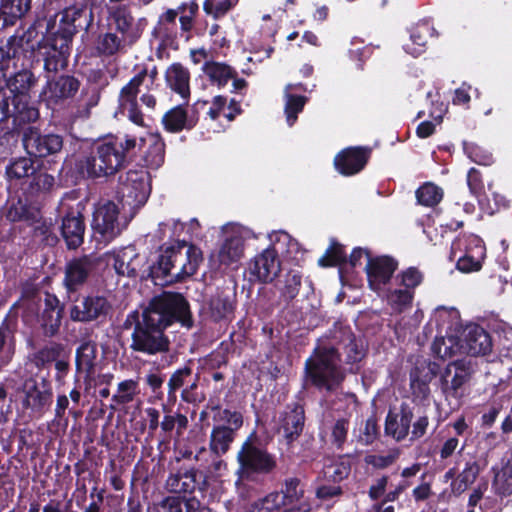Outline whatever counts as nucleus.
<instances>
[{"label":"nucleus","mask_w":512,"mask_h":512,"mask_svg":"<svg viewBox=\"0 0 512 512\" xmlns=\"http://www.w3.org/2000/svg\"><path fill=\"white\" fill-rule=\"evenodd\" d=\"M133 211L127 208L120 211L119 206L112 201L99 203L93 213L92 229L95 238L103 243H109L117 238L134 218Z\"/></svg>","instance_id":"nucleus-4"},{"label":"nucleus","mask_w":512,"mask_h":512,"mask_svg":"<svg viewBox=\"0 0 512 512\" xmlns=\"http://www.w3.org/2000/svg\"><path fill=\"white\" fill-rule=\"evenodd\" d=\"M239 112L240 109L237 103L231 102V105L226 109V99L222 96H216L208 111V115L212 120H215L223 113L227 121H232Z\"/></svg>","instance_id":"nucleus-49"},{"label":"nucleus","mask_w":512,"mask_h":512,"mask_svg":"<svg viewBox=\"0 0 512 512\" xmlns=\"http://www.w3.org/2000/svg\"><path fill=\"white\" fill-rule=\"evenodd\" d=\"M46 40L51 48L45 57L44 68L48 72H57L60 68L66 66L67 56L69 54V43L60 40L57 36L46 34L42 40Z\"/></svg>","instance_id":"nucleus-26"},{"label":"nucleus","mask_w":512,"mask_h":512,"mask_svg":"<svg viewBox=\"0 0 512 512\" xmlns=\"http://www.w3.org/2000/svg\"><path fill=\"white\" fill-rule=\"evenodd\" d=\"M464 151L467 156L477 164L489 165L492 163V155L476 144L465 143Z\"/></svg>","instance_id":"nucleus-60"},{"label":"nucleus","mask_w":512,"mask_h":512,"mask_svg":"<svg viewBox=\"0 0 512 512\" xmlns=\"http://www.w3.org/2000/svg\"><path fill=\"white\" fill-rule=\"evenodd\" d=\"M151 192L150 176L147 171L130 170L121 178L118 189L122 209L136 213L145 205Z\"/></svg>","instance_id":"nucleus-6"},{"label":"nucleus","mask_w":512,"mask_h":512,"mask_svg":"<svg viewBox=\"0 0 512 512\" xmlns=\"http://www.w3.org/2000/svg\"><path fill=\"white\" fill-rule=\"evenodd\" d=\"M185 499L179 497H168L156 507L157 512H186L184 507Z\"/></svg>","instance_id":"nucleus-64"},{"label":"nucleus","mask_w":512,"mask_h":512,"mask_svg":"<svg viewBox=\"0 0 512 512\" xmlns=\"http://www.w3.org/2000/svg\"><path fill=\"white\" fill-rule=\"evenodd\" d=\"M279 254L275 247L270 246L257 254L248 263L249 274L255 281L262 283L272 282L281 270Z\"/></svg>","instance_id":"nucleus-15"},{"label":"nucleus","mask_w":512,"mask_h":512,"mask_svg":"<svg viewBox=\"0 0 512 512\" xmlns=\"http://www.w3.org/2000/svg\"><path fill=\"white\" fill-rule=\"evenodd\" d=\"M178 16L177 10L168 9L165 11L160 17L158 21V25L156 27V31L159 35L170 36L172 33V29L170 26L175 25V20Z\"/></svg>","instance_id":"nucleus-61"},{"label":"nucleus","mask_w":512,"mask_h":512,"mask_svg":"<svg viewBox=\"0 0 512 512\" xmlns=\"http://www.w3.org/2000/svg\"><path fill=\"white\" fill-rule=\"evenodd\" d=\"M463 354L484 355L491 350V340L486 331L478 325H467L460 337Z\"/></svg>","instance_id":"nucleus-22"},{"label":"nucleus","mask_w":512,"mask_h":512,"mask_svg":"<svg viewBox=\"0 0 512 512\" xmlns=\"http://www.w3.org/2000/svg\"><path fill=\"white\" fill-rule=\"evenodd\" d=\"M239 0H204L203 11L218 20L238 4Z\"/></svg>","instance_id":"nucleus-48"},{"label":"nucleus","mask_w":512,"mask_h":512,"mask_svg":"<svg viewBox=\"0 0 512 512\" xmlns=\"http://www.w3.org/2000/svg\"><path fill=\"white\" fill-rule=\"evenodd\" d=\"M186 325L189 320L188 303L184 297L175 293H164L152 300L143 311L132 334L131 348L148 355L166 352L169 340L164 329L173 321Z\"/></svg>","instance_id":"nucleus-1"},{"label":"nucleus","mask_w":512,"mask_h":512,"mask_svg":"<svg viewBox=\"0 0 512 512\" xmlns=\"http://www.w3.org/2000/svg\"><path fill=\"white\" fill-rule=\"evenodd\" d=\"M272 246L275 247L278 254L298 262L303 252L298 242L284 231L273 232L269 235Z\"/></svg>","instance_id":"nucleus-30"},{"label":"nucleus","mask_w":512,"mask_h":512,"mask_svg":"<svg viewBox=\"0 0 512 512\" xmlns=\"http://www.w3.org/2000/svg\"><path fill=\"white\" fill-rule=\"evenodd\" d=\"M492 486L498 495H512V462H506L501 467L494 468Z\"/></svg>","instance_id":"nucleus-36"},{"label":"nucleus","mask_w":512,"mask_h":512,"mask_svg":"<svg viewBox=\"0 0 512 512\" xmlns=\"http://www.w3.org/2000/svg\"><path fill=\"white\" fill-rule=\"evenodd\" d=\"M397 267L398 262L390 256L382 255L369 258L365 265V271L370 289L378 294L383 293Z\"/></svg>","instance_id":"nucleus-14"},{"label":"nucleus","mask_w":512,"mask_h":512,"mask_svg":"<svg viewBox=\"0 0 512 512\" xmlns=\"http://www.w3.org/2000/svg\"><path fill=\"white\" fill-rule=\"evenodd\" d=\"M280 494L284 512H309L311 506L304 497V489L296 478L287 479Z\"/></svg>","instance_id":"nucleus-20"},{"label":"nucleus","mask_w":512,"mask_h":512,"mask_svg":"<svg viewBox=\"0 0 512 512\" xmlns=\"http://www.w3.org/2000/svg\"><path fill=\"white\" fill-rule=\"evenodd\" d=\"M189 79L188 70L180 64H172L166 71L168 86L184 99L190 95Z\"/></svg>","instance_id":"nucleus-31"},{"label":"nucleus","mask_w":512,"mask_h":512,"mask_svg":"<svg viewBox=\"0 0 512 512\" xmlns=\"http://www.w3.org/2000/svg\"><path fill=\"white\" fill-rule=\"evenodd\" d=\"M432 352L441 359L463 354L460 338L454 335L436 338L432 345Z\"/></svg>","instance_id":"nucleus-35"},{"label":"nucleus","mask_w":512,"mask_h":512,"mask_svg":"<svg viewBox=\"0 0 512 512\" xmlns=\"http://www.w3.org/2000/svg\"><path fill=\"white\" fill-rule=\"evenodd\" d=\"M112 25L121 33L124 43L134 44L142 34L140 21H136L126 9H117L112 14Z\"/></svg>","instance_id":"nucleus-24"},{"label":"nucleus","mask_w":512,"mask_h":512,"mask_svg":"<svg viewBox=\"0 0 512 512\" xmlns=\"http://www.w3.org/2000/svg\"><path fill=\"white\" fill-rule=\"evenodd\" d=\"M280 494L272 492L255 501L250 508V512H284L280 504Z\"/></svg>","instance_id":"nucleus-53"},{"label":"nucleus","mask_w":512,"mask_h":512,"mask_svg":"<svg viewBox=\"0 0 512 512\" xmlns=\"http://www.w3.org/2000/svg\"><path fill=\"white\" fill-rule=\"evenodd\" d=\"M24 403L32 409L42 408L48 401L49 395L40 390L34 380H28L24 384Z\"/></svg>","instance_id":"nucleus-43"},{"label":"nucleus","mask_w":512,"mask_h":512,"mask_svg":"<svg viewBox=\"0 0 512 512\" xmlns=\"http://www.w3.org/2000/svg\"><path fill=\"white\" fill-rule=\"evenodd\" d=\"M62 309H44L41 317L42 326L47 335H54L61 324Z\"/></svg>","instance_id":"nucleus-58"},{"label":"nucleus","mask_w":512,"mask_h":512,"mask_svg":"<svg viewBox=\"0 0 512 512\" xmlns=\"http://www.w3.org/2000/svg\"><path fill=\"white\" fill-rule=\"evenodd\" d=\"M83 208L80 202L68 205L65 201H62L60 204V211L64 214L61 223V234L70 249L78 248L84 240Z\"/></svg>","instance_id":"nucleus-9"},{"label":"nucleus","mask_w":512,"mask_h":512,"mask_svg":"<svg viewBox=\"0 0 512 512\" xmlns=\"http://www.w3.org/2000/svg\"><path fill=\"white\" fill-rule=\"evenodd\" d=\"M349 468L343 462L329 461L324 465L323 478L329 482L337 483L348 476Z\"/></svg>","instance_id":"nucleus-56"},{"label":"nucleus","mask_w":512,"mask_h":512,"mask_svg":"<svg viewBox=\"0 0 512 512\" xmlns=\"http://www.w3.org/2000/svg\"><path fill=\"white\" fill-rule=\"evenodd\" d=\"M301 279L302 275L298 270H290L285 275L283 283L278 286L283 301L288 302L298 295Z\"/></svg>","instance_id":"nucleus-40"},{"label":"nucleus","mask_w":512,"mask_h":512,"mask_svg":"<svg viewBox=\"0 0 512 512\" xmlns=\"http://www.w3.org/2000/svg\"><path fill=\"white\" fill-rule=\"evenodd\" d=\"M473 374L469 360H458L449 363L441 375V389L446 396L458 398L463 395L464 386Z\"/></svg>","instance_id":"nucleus-12"},{"label":"nucleus","mask_w":512,"mask_h":512,"mask_svg":"<svg viewBox=\"0 0 512 512\" xmlns=\"http://www.w3.org/2000/svg\"><path fill=\"white\" fill-rule=\"evenodd\" d=\"M154 83V75H148L145 70L134 76L120 92L119 108L123 115H126L130 121L136 125H143V116L136 103V96L140 92V87L145 85L147 88Z\"/></svg>","instance_id":"nucleus-11"},{"label":"nucleus","mask_w":512,"mask_h":512,"mask_svg":"<svg viewBox=\"0 0 512 512\" xmlns=\"http://www.w3.org/2000/svg\"><path fill=\"white\" fill-rule=\"evenodd\" d=\"M186 223L170 219L160 224V231L164 237H180L185 233Z\"/></svg>","instance_id":"nucleus-63"},{"label":"nucleus","mask_w":512,"mask_h":512,"mask_svg":"<svg viewBox=\"0 0 512 512\" xmlns=\"http://www.w3.org/2000/svg\"><path fill=\"white\" fill-rule=\"evenodd\" d=\"M91 271L88 258L72 260L67 264L64 283L68 291H75L82 285Z\"/></svg>","instance_id":"nucleus-29"},{"label":"nucleus","mask_w":512,"mask_h":512,"mask_svg":"<svg viewBox=\"0 0 512 512\" xmlns=\"http://www.w3.org/2000/svg\"><path fill=\"white\" fill-rule=\"evenodd\" d=\"M433 319L442 329L452 328L459 324L460 314L459 311L453 307H438L434 311Z\"/></svg>","instance_id":"nucleus-52"},{"label":"nucleus","mask_w":512,"mask_h":512,"mask_svg":"<svg viewBox=\"0 0 512 512\" xmlns=\"http://www.w3.org/2000/svg\"><path fill=\"white\" fill-rule=\"evenodd\" d=\"M398 278H400V284L404 286L403 289H408L412 292L422 282V274L415 268H408Z\"/></svg>","instance_id":"nucleus-62"},{"label":"nucleus","mask_w":512,"mask_h":512,"mask_svg":"<svg viewBox=\"0 0 512 512\" xmlns=\"http://www.w3.org/2000/svg\"><path fill=\"white\" fill-rule=\"evenodd\" d=\"M346 261L344 248L337 242H331L326 253L319 259L321 266L340 265Z\"/></svg>","instance_id":"nucleus-57"},{"label":"nucleus","mask_w":512,"mask_h":512,"mask_svg":"<svg viewBox=\"0 0 512 512\" xmlns=\"http://www.w3.org/2000/svg\"><path fill=\"white\" fill-rule=\"evenodd\" d=\"M38 212L26 207L22 201L12 203L7 211V218L12 222L17 221H34Z\"/></svg>","instance_id":"nucleus-55"},{"label":"nucleus","mask_w":512,"mask_h":512,"mask_svg":"<svg viewBox=\"0 0 512 512\" xmlns=\"http://www.w3.org/2000/svg\"><path fill=\"white\" fill-rule=\"evenodd\" d=\"M135 146L136 140L128 136L105 138L77 160L76 169L88 178L113 175L124 166L127 152Z\"/></svg>","instance_id":"nucleus-3"},{"label":"nucleus","mask_w":512,"mask_h":512,"mask_svg":"<svg viewBox=\"0 0 512 512\" xmlns=\"http://www.w3.org/2000/svg\"><path fill=\"white\" fill-rule=\"evenodd\" d=\"M386 301L395 312H402L409 308L413 299V292L408 289H394L385 295Z\"/></svg>","instance_id":"nucleus-45"},{"label":"nucleus","mask_w":512,"mask_h":512,"mask_svg":"<svg viewBox=\"0 0 512 512\" xmlns=\"http://www.w3.org/2000/svg\"><path fill=\"white\" fill-rule=\"evenodd\" d=\"M237 459L240 465L239 472L243 476H250L253 473L267 474L276 466L274 456L253 445L248 440L242 445Z\"/></svg>","instance_id":"nucleus-10"},{"label":"nucleus","mask_w":512,"mask_h":512,"mask_svg":"<svg viewBox=\"0 0 512 512\" xmlns=\"http://www.w3.org/2000/svg\"><path fill=\"white\" fill-rule=\"evenodd\" d=\"M35 84L36 78L29 70H21L7 81V87L12 94L11 103L20 121L33 122L39 117L38 110L30 106V90Z\"/></svg>","instance_id":"nucleus-7"},{"label":"nucleus","mask_w":512,"mask_h":512,"mask_svg":"<svg viewBox=\"0 0 512 512\" xmlns=\"http://www.w3.org/2000/svg\"><path fill=\"white\" fill-rule=\"evenodd\" d=\"M79 86L80 83L76 78L60 76L47 81L41 92V97L48 105H56L74 96Z\"/></svg>","instance_id":"nucleus-18"},{"label":"nucleus","mask_w":512,"mask_h":512,"mask_svg":"<svg viewBox=\"0 0 512 512\" xmlns=\"http://www.w3.org/2000/svg\"><path fill=\"white\" fill-rule=\"evenodd\" d=\"M176 253L177 244L163 250L159 256L156 273L160 271L164 277H170L171 280L175 279L173 277V271H176Z\"/></svg>","instance_id":"nucleus-51"},{"label":"nucleus","mask_w":512,"mask_h":512,"mask_svg":"<svg viewBox=\"0 0 512 512\" xmlns=\"http://www.w3.org/2000/svg\"><path fill=\"white\" fill-rule=\"evenodd\" d=\"M96 354V345L92 342L82 343L76 351V369L79 373H84L87 379L94 373Z\"/></svg>","instance_id":"nucleus-33"},{"label":"nucleus","mask_w":512,"mask_h":512,"mask_svg":"<svg viewBox=\"0 0 512 512\" xmlns=\"http://www.w3.org/2000/svg\"><path fill=\"white\" fill-rule=\"evenodd\" d=\"M369 153V149L366 148H346L336 155L335 168L343 175H354L364 168L369 159Z\"/></svg>","instance_id":"nucleus-21"},{"label":"nucleus","mask_w":512,"mask_h":512,"mask_svg":"<svg viewBox=\"0 0 512 512\" xmlns=\"http://www.w3.org/2000/svg\"><path fill=\"white\" fill-rule=\"evenodd\" d=\"M303 410L301 407H295L294 409L286 412L281 418V428L284 435L288 439H293L299 435L303 427Z\"/></svg>","instance_id":"nucleus-38"},{"label":"nucleus","mask_w":512,"mask_h":512,"mask_svg":"<svg viewBox=\"0 0 512 512\" xmlns=\"http://www.w3.org/2000/svg\"><path fill=\"white\" fill-rule=\"evenodd\" d=\"M234 295L230 288L218 289L209 300L211 316L218 320L229 315L233 310Z\"/></svg>","instance_id":"nucleus-32"},{"label":"nucleus","mask_w":512,"mask_h":512,"mask_svg":"<svg viewBox=\"0 0 512 512\" xmlns=\"http://www.w3.org/2000/svg\"><path fill=\"white\" fill-rule=\"evenodd\" d=\"M99 92L96 88L85 89L82 91L77 110V116L86 118L90 115V111L99 102Z\"/></svg>","instance_id":"nucleus-54"},{"label":"nucleus","mask_w":512,"mask_h":512,"mask_svg":"<svg viewBox=\"0 0 512 512\" xmlns=\"http://www.w3.org/2000/svg\"><path fill=\"white\" fill-rule=\"evenodd\" d=\"M31 7V0H3L0 6V18L3 26L13 25L24 16Z\"/></svg>","instance_id":"nucleus-34"},{"label":"nucleus","mask_w":512,"mask_h":512,"mask_svg":"<svg viewBox=\"0 0 512 512\" xmlns=\"http://www.w3.org/2000/svg\"><path fill=\"white\" fill-rule=\"evenodd\" d=\"M433 32L434 28L428 21L417 23L411 28L409 39L403 44L404 51L413 57H418L424 52L427 38Z\"/></svg>","instance_id":"nucleus-27"},{"label":"nucleus","mask_w":512,"mask_h":512,"mask_svg":"<svg viewBox=\"0 0 512 512\" xmlns=\"http://www.w3.org/2000/svg\"><path fill=\"white\" fill-rule=\"evenodd\" d=\"M126 45L122 37L119 38L115 33L108 32L99 36L97 50L104 55H113Z\"/></svg>","instance_id":"nucleus-50"},{"label":"nucleus","mask_w":512,"mask_h":512,"mask_svg":"<svg viewBox=\"0 0 512 512\" xmlns=\"http://www.w3.org/2000/svg\"><path fill=\"white\" fill-rule=\"evenodd\" d=\"M139 394V383L134 379H127L121 381L117 390L112 396V401L116 405H125L134 400V398Z\"/></svg>","instance_id":"nucleus-41"},{"label":"nucleus","mask_w":512,"mask_h":512,"mask_svg":"<svg viewBox=\"0 0 512 512\" xmlns=\"http://www.w3.org/2000/svg\"><path fill=\"white\" fill-rule=\"evenodd\" d=\"M480 472L479 464L476 461H469L457 478L451 483L452 492L461 494L472 485Z\"/></svg>","instance_id":"nucleus-37"},{"label":"nucleus","mask_w":512,"mask_h":512,"mask_svg":"<svg viewBox=\"0 0 512 512\" xmlns=\"http://www.w3.org/2000/svg\"><path fill=\"white\" fill-rule=\"evenodd\" d=\"M451 255L462 273L478 272L486 258L483 240L474 234L458 237L452 244Z\"/></svg>","instance_id":"nucleus-8"},{"label":"nucleus","mask_w":512,"mask_h":512,"mask_svg":"<svg viewBox=\"0 0 512 512\" xmlns=\"http://www.w3.org/2000/svg\"><path fill=\"white\" fill-rule=\"evenodd\" d=\"M201 261L202 252L199 248L185 241L177 242L176 271H173V277L178 280L193 275Z\"/></svg>","instance_id":"nucleus-19"},{"label":"nucleus","mask_w":512,"mask_h":512,"mask_svg":"<svg viewBox=\"0 0 512 512\" xmlns=\"http://www.w3.org/2000/svg\"><path fill=\"white\" fill-rule=\"evenodd\" d=\"M23 145L29 155L46 157L62 150L63 139L57 134L41 135L36 128L29 127L23 134Z\"/></svg>","instance_id":"nucleus-17"},{"label":"nucleus","mask_w":512,"mask_h":512,"mask_svg":"<svg viewBox=\"0 0 512 512\" xmlns=\"http://www.w3.org/2000/svg\"><path fill=\"white\" fill-rule=\"evenodd\" d=\"M196 122L197 118L194 115H189L187 109L182 105L170 109L162 118L165 129L173 133L183 129H191Z\"/></svg>","instance_id":"nucleus-28"},{"label":"nucleus","mask_w":512,"mask_h":512,"mask_svg":"<svg viewBox=\"0 0 512 512\" xmlns=\"http://www.w3.org/2000/svg\"><path fill=\"white\" fill-rule=\"evenodd\" d=\"M225 238L219 249L210 257V262L216 269L228 268L237 265L243 258L245 240L249 230L238 224H229L223 227Z\"/></svg>","instance_id":"nucleus-5"},{"label":"nucleus","mask_w":512,"mask_h":512,"mask_svg":"<svg viewBox=\"0 0 512 512\" xmlns=\"http://www.w3.org/2000/svg\"><path fill=\"white\" fill-rule=\"evenodd\" d=\"M87 14V7L83 4H76L64 9L60 13L59 24L57 25V17H51L46 23V34L49 36H57L60 40L70 42L73 35L77 31V22Z\"/></svg>","instance_id":"nucleus-13"},{"label":"nucleus","mask_w":512,"mask_h":512,"mask_svg":"<svg viewBox=\"0 0 512 512\" xmlns=\"http://www.w3.org/2000/svg\"><path fill=\"white\" fill-rule=\"evenodd\" d=\"M110 309L108 301L101 296H88L75 304L70 312L74 321L87 322L106 315Z\"/></svg>","instance_id":"nucleus-23"},{"label":"nucleus","mask_w":512,"mask_h":512,"mask_svg":"<svg viewBox=\"0 0 512 512\" xmlns=\"http://www.w3.org/2000/svg\"><path fill=\"white\" fill-rule=\"evenodd\" d=\"M152 141L153 143L145 156V162L151 168H158L164 161V144L155 138H152Z\"/></svg>","instance_id":"nucleus-59"},{"label":"nucleus","mask_w":512,"mask_h":512,"mask_svg":"<svg viewBox=\"0 0 512 512\" xmlns=\"http://www.w3.org/2000/svg\"><path fill=\"white\" fill-rule=\"evenodd\" d=\"M442 197V189L433 183H425L416 191L418 203L428 207L437 205L441 201Z\"/></svg>","instance_id":"nucleus-47"},{"label":"nucleus","mask_w":512,"mask_h":512,"mask_svg":"<svg viewBox=\"0 0 512 512\" xmlns=\"http://www.w3.org/2000/svg\"><path fill=\"white\" fill-rule=\"evenodd\" d=\"M232 441V429H228L226 426H218L214 428L211 433V450L218 455L224 454L228 450Z\"/></svg>","instance_id":"nucleus-42"},{"label":"nucleus","mask_w":512,"mask_h":512,"mask_svg":"<svg viewBox=\"0 0 512 512\" xmlns=\"http://www.w3.org/2000/svg\"><path fill=\"white\" fill-rule=\"evenodd\" d=\"M146 262V256L138 253L131 245L107 254V263L121 276L136 277Z\"/></svg>","instance_id":"nucleus-16"},{"label":"nucleus","mask_w":512,"mask_h":512,"mask_svg":"<svg viewBox=\"0 0 512 512\" xmlns=\"http://www.w3.org/2000/svg\"><path fill=\"white\" fill-rule=\"evenodd\" d=\"M413 419L412 411L402 405L399 411H389L386 422L385 432L397 441L403 440L409 433Z\"/></svg>","instance_id":"nucleus-25"},{"label":"nucleus","mask_w":512,"mask_h":512,"mask_svg":"<svg viewBox=\"0 0 512 512\" xmlns=\"http://www.w3.org/2000/svg\"><path fill=\"white\" fill-rule=\"evenodd\" d=\"M203 70L218 86L226 85L235 76V72L230 66L219 62L206 63Z\"/></svg>","instance_id":"nucleus-39"},{"label":"nucleus","mask_w":512,"mask_h":512,"mask_svg":"<svg viewBox=\"0 0 512 512\" xmlns=\"http://www.w3.org/2000/svg\"><path fill=\"white\" fill-rule=\"evenodd\" d=\"M35 168L33 160L28 157H20L13 160L6 168L8 178L21 179L33 175Z\"/></svg>","instance_id":"nucleus-46"},{"label":"nucleus","mask_w":512,"mask_h":512,"mask_svg":"<svg viewBox=\"0 0 512 512\" xmlns=\"http://www.w3.org/2000/svg\"><path fill=\"white\" fill-rule=\"evenodd\" d=\"M340 349L344 350L348 364H354L364 356L362 343H358L350 331L344 332V339L337 348L330 344L319 345L306 361L308 376L318 387L331 390L342 381Z\"/></svg>","instance_id":"nucleus-2"},{"label":"nucleus","mask_w":512,"mask_h":512,"mask_svg":"<svg viewBox=\"0 0 512 512\" xmlns=\"http://www.w3.org/2000/svg\"><path fill=\"white\" fill-rule=\"evenodd\" d=\"M293 85L289 84L285 88V114L286 121L289 126H292L296 120L297 115L303 110L306 102V98L303 96H295L290 93V89Z\"/></svg>","instance_id":"nucleus-44"}]
</instances>
